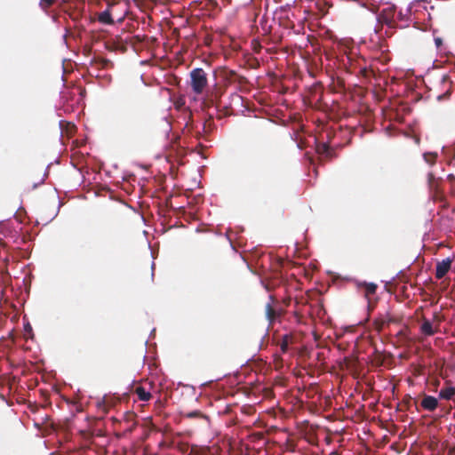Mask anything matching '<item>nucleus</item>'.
I'll list each match as a JSON object with an SVG mask.
<instances>
[{
  "label": "nucleus",
  "mask_w": 455,
  "mask_h": 455,
  "mask_svg": "<svg viewBox=\"0 0 455 455\" xmlns=\"http://www.w3.org/2000/svg\"><path fill=\"white\" fill-rule=\"evenodd\" d=\"M302 335L300 332L291 331L281 337L278 341L282 354H292L297 349V345L301 341Z\"/></svg>",
  "instance_id": "1"
},
{
  "label": "nucleus",
  "mask_w": 455,
  "mask_h": 455,
  "mask_svg": "<svg viewBox=\"0 0 455 455\" xmlns=\"http://www.w3.org/2000/svg\"><path fill=\"white\" fill-rule=\"evenodd\" d=\"M190 85L196 94H201L208 84L207 74L201 68H194L190 72Z\"/></svg>",
  "instance_id": "2"
},
{
  "label": "nucleus",
  "mask_w": 455,
  "mask_h": 455,
  "mask_svg": "<svg viewBox=\"0 0 455 455\" xmlns=\"http://www.w3.org/2000/svg\"><path fill=\"white\" fill-rule=\"evenodd\" d=\"M265 316L269 327H273L276 322H281L279 311L277 310V299L272 294L269 295L268 302L265 306Z\"/></svg>",
  "instance_id": "3"
},
{
  "label": "nucleus",
  "mask_w": 455,
  "mask_h": 455,
  "mask_svg": "<svg viewBox=\"0 0 455 455\" xmlns=\"http://www.w3.org/2000/svg\"><path fill=\"white\" fill-rule=\"evenodd\" d=\"M395 6H387L384 8L379 15V21L382 24L387 25L389 28L395 27Z\"/></svg>",
  "instance_id": "4"
},
{
  "label": "nucleus",
  "mask_w": 455,
  "mask_h": 455,
  "mask_svg": "<svg viewBox=\"0 0 455 455\" xmlns=\"http://www.w3.org/2000/svg\"><path fill=\"white\" fill-rule=\"evenodd\" d=\"M358 290L363 292L364 298L368 300V308L369 310L372 309L373 306L371 303V296L374 295L377 291V284L374 283H357Z\"/></svg>",
  "instance_id": "5"
},
{
  "label": "nucleus",
  "mask_w": 455,
  "mask_h": 455,
  "mask_svg": "<svg viewBox=\"0 0 455 455\" xmlns=\"http://www.w3.org/2000/svg\"><path fill=\"white\" fill-rule=\"evenodd\" d=\"M154 387L152 382L146 383L145 385H139L134 387L133 393L138 395L140 401L148 402L151 399V389Z\"/></svg>",
  "instance_id": "6"
},
{
  "label": "nucleus",
  "mask_w": 455,
  "mask_h": 455,
  "mask_svg": "<svg viewBox=\"0 0 455 455\" xmlns=\"http://www.w3.org/2000/svg\"><path fill=\"white\" fill-rule=\"evenodd\" d=\"M452 259L446 258L442 261H438L435 267V278L442 279L450 271L452 264Z\"/></svg>",
  "instance_id": "7"
},
{
  "label": "nucleus",
  "mask_w": 455,
  "mask_h": 455,
  "mask_svg": "<svg viewBox=\"0 0 455 455\" xmlns=\"http://www.w3.org/2000/svg\"><path fill=\"white\" fill-rule=\"evenodd\" d=\"M315 150L318 155L324 156L328 159L335 157V151L330 148L328 142H317Z\"/></svg>",
  "instance_id": "8"
},
{
  "label": "nucleus",
  "mask_w": 455,
  "mask_h": 455,
  "mask_svg": "<svg viewBox=\"0 0 455 455\" xmlns=\"http://www.w3.org/2000/svg\"><path fill=\"white\" fill-rule=\"evenodd\" d=\"M116 7V4H108V7L104 12L99 13L98 20L102 24L112 25L114 24V19L112 18L113 9Z\"/></svg>",
  "instance_id": "9"
},
{
  "label": "nucleus",
  "mask_w": 455,
  "mask_h": 455,
  "mask_svg": "<svg viewBox=\"0 0 455 455\" xmlns=\"http://www.w3.org/2000/svg\"><path fill=\"white\" fill-rule=\"evenodd\" d=\"M421 406L427 411H434L438 406V400L432 395H424L421 401Z\"/></svg>",
  "instance_id": "10"
},
{
  "label": "nucleus",
  "mask_w": 455,
  "mask_h": 455,
  "mask_svg": "<svg viewBox=\"0 0 455 455\" xmlns=\"http://www.w3.org/2000/svg\"><path fill=\"white\" fill-rule=\"evenodd\" d=\"M420 331L426 336H432L437 331V329L433 327L430 321L424 318L420 326Z\"/></svg>",
  "instance_id": "11"
},
{
  "label": "nucleus",
  "mask_w": 455,
  "mask_h": 455,
  "mask_svg": "<svg viewBox=\"0 0 455 455\" xmlns=\"http://www.w3.org/2000/svg\"><path fill=\"white\" fill-rule=\"evenodd\" d=\"M365 60L363 58H357L355 60L352 59V57H347V64L348 70L350 73L355 74L358 70L359 64L364 63Z\"/></svg>",
  "instance_id": "12"
},
{
  "label": "nucleus",
  "mask_w": 455,
  "mask_h": 455,
  "mask_svg": "<svg viewBox=\"0 0 455 455\" xmlns=\"http://www.w3.org/2000/svg\"><path fill=\"white\" fill-rule=\"evenodd\" d=\"M455 395V387L449 386L443 387L439 392V397L444 400H451Z\"/></svg>",
  "instance_id": "13"
},
{
  "label": "nucleus",
  "mask_w": 455,
  "mask_h": 455,
  "mask_svg": "<svg viewBox=\"0 0 455 455\" xmlns=\"http://www.w3.org/2000/svg\"><path fill=\"white\" fill-rule=\"evenodd\" d=\"M372 325H373V329L376 331H378V332L382 331L385 329V327L387 326L386 318H385V315H381L379 317L375 318L372 322Z\"/></svg>",
  "instance_id": "14"
},
{
  "label": "nucleus",
  "mask_w": 455,
  "mask_h": 455,
  "mask_svg": "<svg viewBox=\"0 0 455 455\" xmlns=\"http://www.w3.org/2000/svg\"><path fill=\"white\" fill-rule=\"evenodd\" d=\"M355 74L362 76L363 78H370L373 75V70L367 68L365 65L359 64L358 70Z\"/></svg>",
  "instance_id": "15"
},
{
  "label": "nucleus",
  "mask_w": 455,
  "mask_h": 455,
  "mask_svg": "<svg viewBox=\"0 0 455 455\" xmlns=\"http://www.w3.org/2000/svg\"><path fill=\"white\" fill-rule=\"evenodd\" d=\"M222 77L227 83L232 84L234 83V78H235V71L224 68L222 70Z\"/></svg>",
  "instance_id": "16"
},
{
  "label": "nucleus",
  "mask_w": 455,
  "mask_h": 455,
  "mask_svg": "<svg viewBox=\"0 0 455 455\" xmlns=\"http://www.w3.org/2000/svg\"><path fill=\"white\" fill-rule=\"evenodd\" d=\"M437 156H438V155L435 152H427V153H424V155H423L424 160L430 165L435 164Z\"/></svg>",
  "instance_id": "17"
},
{
  "label": "nucleus",
  "mask_w": 455,
  "mask_h": 455,
  "mask_svg": "<svg viewBox=\"0 0 455 455\" xmlns=\"http://www.w3.org/2000/svg\"><path fill=\"white\" fill-rule=\"evenodd\" d=\"M184 417L188 419H207V416L203 414L200 411L196 410L184 413Z\"/></svg>",
  "instance_id": "18"
},
{
  "label": "nucleus",
  "mask_w": 455,
  "mask_h": 455,
  "mask_svg": "<svg viewBox=\"0 0 455 455\" xmlns=\"http://www.w3.org/2000/svg\"><path fill=\"white\" fill-rule=\"evenodd\" d=\"M176 448L180 453L187 454L189 450V445L187 443L180 442L177 443Z\"/></svg>",
  "instance_id": "19"
},
{
  "label": "nucleus",
  "mask_w": 455,
  "mask_h": 455,
  "mask_svg": "<svg viewBox=\"0 0 455 455\" xmlns=\"http://www.w3.org/2000/svg\"><path fill=\"white\" fill-rule=\"evenodd\" d=\"M385 318H386V322H387V326L390 323H399L401 321V319L399 317L392 315L389 313L385 314Z\"/></svg>",
  "instance_id": "20"
},
{
  "label": "nucleus",
  "mask_w": 455,
  "mask_h": 455,
  "mask_svg": "<svg viewBox=\"0 0 455 455\" xmlns=\"http://www.w3.org/2000/svg\"><path fill=\"white\" fill-rule=\"evenodd\" d=\"M234 83H237L240 85H244L248 83V80L245 76L238 75L235 72V78H234Z\"/></svg>",
  "instance_id": "21"
},
{
  "label": "nucleus",
  "mask_w": 455,
  "mask_h": 455,
  "mask_svg": "<svg viewBox=\"0 0 455 455\" xmlns=\"http://www.w3.org/2000/svg\"><path fill=\"white\" fill-rule=\"evenodd\" d=\"M163 132L167 134L171 131V124L165 118L161 119Z\"/></svg>",
  "instance_id": "22"
},
{
  "label": "nucleus",
  "mask_w": 455,
  "mask_h": 455,
  "mask_svg": "<svg viewBox=\"0 0 455 455\" xmlns=\"http://www.w3.org/2000/svg\"><path fill=\"white\" fill-rule=\"evenodd\" d=\"M55 2L56 0H40V6L46 11L53 4H55Z\"/></svg>",
  "instance_id": "23"
},
{
  "label": "nucleus",
  "mask_w": 455,
  "mask_h": 455,
  "mask_svg": "<svg viewBox=\"0 0 455 455\" xmlns=\"http://www.w3.org/2000/svg\"><path fill=\"white\" fill-rule=\"evenodd\" d=\"M438 179L435 177L434 173L433 172H429L427 174V184H428V188H429V190H433V184L435 183V181H436Z\"/></svg>",
  "instance_id": "24"
},
{
  "label": "nucleus",
  "mask_w": 455,
  "mask_h": 455,
  "mask_svg": "<svg viewBox=\"0 0 455 455\" xmlns=\"http://www.w3.org/2000/svg\"><path fill=\"white\" fill-rule=\"evenodd\" d=\"M439 184H440V180L438 179L436 181H435V183L433 184V190H430L431 192L434 193V199H437L438 197V194H439Z\"/></svg>",
  "instance_id": "25"
},
{
  "label": "nucleus",
  "mask_w": 455,
  "mask_h": 455,
  "mask_svg": "<svg viewBox=\"0 0 455 455\" xmlns=\"http://www.w3.org/2000/svg\"><path fill=\"white\" fill-rule=\"evenodd\" d=\"M277 310L279 311V316L282 319L283 317V315L286 314V307H283L282 305L281 301H279L278 299H277Z\"/></svg>",
  "instance_id": "26"
},
{
  "label": "nucleus",
  "mask_w": 455,
  "mask_h": 455,
  "mask_svg": "<svg viewBox=\"0 0 455 455\" xmlns=\"http://www.w3.org/2000/svg\"><path fill=\"white\" fill-rule=\"evenodd\" d=\"M408 331H409L408 327H404L403 329H402L401 331H398L397 336L402 337V338H406L408 335Z\"/></svg>",
  "instance_id": "27"
},
{
  "label": "nucleus",
  "mask_w": 455,
  "mask_h": 455,
  "mask_svg": "<svg viewBox=\"0 0 455 455\" xmlns=\"http://www.w3.org/2000/svg\"><path fill=\"white\" fill-rule=\"evenodd\" d=\"M64 12H67V13L68 14V16H69L72 20H76V19H78V17H79V14H78V13H70V12H68L66 9L64 10Z\"/></svg>",
  "instance_id": "28"
},
{
  "label": "nucleus",
  "mask_w": 455,
  "mask_h": 455,
  "mask_svg": "<svg viewBox=\"0 0 455 455\" xmlns=\"http://www.w3.org/2000/svg\"><path fill=\"white\" fill-rule=\"evenodd\" d=\"M435 45H436V47H437V48H440V47H441V45L443 44V40H442V38H440V37H435Z\"/></svg>",
  "instance_id": "29"
},
{
  "label": "nucleus",
  "mask_w": 455,
  "mask_h": 455,
  "mask_svg": "<svg viewBox=\"0 0 455 455\" xmlns=\"http://www.w3.org/2000/svg\"><path fill=\"white\" fill-rule=\"evenodd\" d=\"M281 303L285 307H289L290 303H291V298H286V299H283V301Z\"/></svg>",
  "instance_id": "30"
},
{
  "label": "nucleus",
  "mask_w": 455,
  "mask_h": 455,
  "mask_svg": "<svg viewBox=\"0 0 455 455\" xmlns=\"http://www.w3.org/2000/svg\"><path fill=\"white\" fill-rule=\"evenodd\" d=\"M450 94H451V93L447 92H446V93H444V94L439 95V96L437 97V99H438L439 100H441L442 99H443L444 97H446L447 95H450Z\"/></svg>",
  "instance_id": "31"
},
{
  "label": "nucleus",
  "mask_w": 455,
  "mask_h": 455,
  "mask_svg": "<svg viewBox=\"0 0 455 455\" xmlns=\"http://www.w3.org/2000/svg\"><path fill=\"white\" fill-rule=\"evenodd\" d=\"M294 317L296 318L297 322L300 321V315L298 312H294Z\"/></svg>",
  "instance_id": "32"
},
{
  "label": "nucleus",
  "mask_w": 455,
  "mask_h": 455,
  "mask_svg": "<svg viewBox=\"0 0 455 455\" xmlns=\"http://www.w3.org/2000/svg\"><path fill=\"white\" fill-rule=\"evenodd\" d=\"M25 330L26 331L28 330L29 331H31L32 328H31V326L29 324H28L27 326H25Z\"/></svg>",
  "instance_id": "33"
},
{
  "label": "nucleus",
  "mask_w": 455,
  "mask_h": 455,
  "mask_svg": "<svg viewBox=\"0 0 455 455\" xmlns=\"http://www.w3.org/2000/svg\"><path fill=\"white\" fill-rule=\"evenodd\" d=\"M260 48H261V45H259V44L258 46H256L255 51H256L257 52H259V49H260Z\"/></svg>",
  "instance_id": "34"
},
{
  "label": "nucleus",
  "mask_w": 455,
  "mask_h": 455,
  "mask_svg": "<svg viewBox=\"0 0 455 455\" xmlns=\"http://www.w3.org/2000/svg\"><path fill=\"white\" fill-rule=\"evenodd\" d=\"M260 48H261V45H259V44L258 46H256L255 51H256L257 52H259V49H260Z\"/></svg>",
  "instance_id": "35"
},
{
  "label": "nucleus",
  "mask_w": 455,
  "mask_h": 455,
  "mask_svg": "<svg viewBox=\"0 0 455 455\" xmlns=\"http://www.w3.org/2000/svg\"><path fill=\"white\" fill-rule=\"evenodd\" d=\"M387 61H389V58L385 57L384 60H383V63H387Z\"/></svg>",
  "instance_id": "36"
},
{
  "label": "nucleus",
  "mask_w": 455,
  "mask_h": 455,
  "mask_svg": "<svg viewBox=\"0 0 455 455\" xmlns=\"http://www.w3.org/2000/svg\"><path fill=\"white\" fill-rule=\"evenodd\" d=\"M265 287H266V289H267V291H269V290H270V288H269V286H268L267 284H266V285H265Z\"/></svg>",
  "instance_id": "37"
},
{
  "label": "nucleus",
  "mask_w": 455,
  "mask_h": 455,
  "mask_svg": "<svg viewBox=\"0 0 455 455\" xmlns=\"http://www.w3.org/2000/svg\"><path fill=\"white\" fill-rule=\"evenodd\" d=\"M434 317L437 319L438 318V315L435 314Z\"/></svg>",
  "instance_id": "38"
}]
</instances>
